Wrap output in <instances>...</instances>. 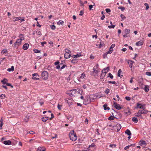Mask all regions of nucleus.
Returning a JSON list of instances; mask_svg holds the SVG:
<instances>
[{"label":"nucleus","mask_w":151,"mask_h":151,"mask_svg":"<svg viewBox=\"0 0 151 151\" xmlns=\"http://www.w3.org/2000/svg\"><path fill=\"white\" fill-rule=\"evenodd\" d=\"M8 81L7 79L4 78L3 80H1V82L3 84H6L7 82Z\"/></svg>","instance_id":"24"},{"label":"nucleus","mask_w":151,"mask_h":151,"mask_svg":"<svg viewBox=\"0 0 151 151\" xmlns=\"http://www.w3.org/2000/svg\"><path fill=\"white\" fill-rule=\"evenodd\" d=\"M110 77V78L111 79H113V76L112 75L111 73H109L108 74V77Z\"/></svg>","instance_id":"37"},{"label":"nucleus","mask_w":151,"mask_h":151,"mask_svg":"<svg viewBox=\"0 0 151 151\" xmlns=\"http://www.w3.org/2000/svg\"><path fill=\"white\" fill-rule=\"evenodd\" d=\"M81 56V54L80 53H79L78 54H77L76 55H73L72 56V57L73 58H78Z\"/></svg>","instance_id":"19"},{"label":"nucleus","mask_w":151,"mask_h":151,"mask_svg":"<svg viewBox=\"0 0 151 151\" xmlns=\"http://www.w3.org/2000/svg\"><path fill=\"white\" fill-rule=\"evenodd\" d=\"M134 63V62H133L132 61L130 60H128V63L129 66H132L133 63Z\"/></svg>","instance_id":"29"},{"label":"nucleus","mask_w":151,"mask_h":151,"mask_svg":"<svg viewBox=\"0 0 151 151\" xmlns=\"http://www.w3.org/2000/svg\"><path fill=\"white\" fill-rule=\"evenodd\" d=\"M143 41H140L137 42L136 43V45L137 46H141L142 45H143Z\"/></svg>","instance_id":"14"},{"label":"nucleus","mask_w":151,"mask_h":151,"mask_svg":"<svg viewBox=\"0 0 151 151\" xmlns=\"http://www.w3.org/2000/svg\"><path fill=\"white\" fill-rule=\"evenodd\" d=\"M148 76H151V72H147L145 73Z\"/></svg>","instance_id":"49"},{"label":"nucleus","mask_w":151,"mask_h":151,"mask_svg":"<svg viewBox=\"0 0 151 151\" xmlns=\"http://www.w3.org/2000/svg\"><path fill=\"white\" fill-rule=\"evenodd\" d=\"M106 70V69H104L102 71V73H101V75L103 76H105V74L103 72V71H105Z\"/></svg>","instance_id":"53"},{"label":"nucleus","mask_w":151,"mask_h":151,"mask_svg":"<svg viewBox=\"0 0 151 151\" xmlns=\"http://www.w3.org/2000/svg\"><path fill=\"white\" fill-rule=\"evenodd\" d=\"M36 25L37 26L39 27H41V25L38 22H37Z\"/></svg>","instance_id":"60"},{"label":"nucleus","mask_w":151,"mask_h":151,"mask_svg":"<svg viewBox=\"0 0 151 151\" xmlns=\"http://www.w3.org/2000/svg\"><path fill=\"white\" fill-rule=\"evenodd\" d=\"M59 63H60L58 61H57L54 64L55 65H58Z\"/></svg>","instance_id":"57"},{"label":"nucleus","mask_w":151,"mask_h":151,"mask_svg":"<svg viewBox=\"0 0 151 151\" xmlns=\"http://www.w3.org/2000/svg\"><path fill=\"white\" fill-rule=\"evenodd\" d=\"M91 102L90 97L88 96H86L84 100L83 103L85 105H87L90 104Z\"/></svg>","instance_id":"4"},{"label":"nucleus","mask_w":151,"mask_h":151,"mask_svg":"<svg viewBox=\"0 0 151 151\" xmlns=\"http://www.w3.org/2000/svg\"><path fill=\"white\" fill-rule=\"evenodd\" d=\"M112 115H113L112 116H110L109 117L108 119L109 120H113L114 119V118H115V117L113 116V113H112Z\"/></svg>","instance_id":"30"},{"label":"nucleus","mask_w":151,"mask_h":151,"mask_svg":"<svg viewBox=\"0 0 151 151\" xmlns=\"http://www.w3.org/2000/svg\"><path fill=\"white\" fill-rule=\"evenodd\" d=\"M149 89V87L148 86L145 85L144 88L145 91L146 92H147Z\"/></svg>","instance_id":"18"},{"label":"nucleus","mask_w":151,"mask_h":151,"mask_svg":"<svg viewBox=\"0 0 151 151\" xmlns=\"http://www.w3.org/2000/svg\"><path fill=\"white\" fill-rule=\"evenodd\" d=\"M0 97H1L2 99H4L5 97V95L4 94H2L0 95Z\"/></svg>","instance_id":"45"},{"label":"nucleus","mask_w":151,"mask_h":151,"mask_svg":"<svg viewBox=\"0 0 151 151\" xmlns=\"http://www.w3.org/2000/svg\"><path fill=\"white\" fill-rule=\"evenodd\" d=\"M144 5L146 7V8H145V9L146 10H147L149 9V5L148 4H147V3H145L144 4Z\"/></svg>","instance_id":"36"},{"label":"nucleus","mask_w":151,"mask_h":151,"mask_svg":"<svg viewBox=\"0 0 151 151\" xmlns=\"http://www.w3.org/2000/svg\"><path fill=\"white\" fill-rule=\"evenodd\" d=\"M21 17H15L13 19V21L14 22H15L17 21H18L21 20Z\"/></svg>","instance_id":"27"},{"label":"nucleus","mask_w":151,"mask_h":151,"mask_svg":"<svg viewBox=\"0 0 151 151\" xmlns=\"http://www.w3.org/2000/svg\"><path fill=\"white\" fill-rule=\"evenodd\" d=\"M3 125V122L2 121L0 120V129H1L2 128V127Z\"/></svg>","instance_id":"48"},{"label":"nucleus","mask_w":151,"mask_h":151,"mask_svg":"<svg viewBox=\"0 0 151 151\" xmlns=\"http://www.w3.org/2000/svg\"><path fill=\"white\" fill-rule=\"evenodd\" d=\"M39 103L40 104V105L42 106L44 104V102L43 101H40Z\"/></svg>","instance_id":"64"},{"label":"nucleus","mask_w":151,"mask_h":151,"mask_svg":"<svg viewBox=\"0 0 151 151\" xmlns=\"http://www.w3.org/2000/svg\"><path fill=\"white\" fill-rule=\"evenodd\" d=\"M69 136L70 139L73 141H76L77 138V137L73 130L71 131L70 132Z\"/></svg>","instance_id":"2"},{"label":"nucleus","mask_w":151,"mask_h":151,"mask_svg":"<svg viewBox=\"0 0 151 151\" xmlns=\"http://www.w3.org/2000/svg\"><path fill=\"white\" fill-rule=\"evenodd\" d=\"M117 127V131H119L121 128V126L120 124H117L116 126Z\"/></svg>","instance_id":"26"},{"label":"nucleus","mask_w":151,"mask_h":151,"mask_svg":"<svg viewBox=\"0 0 151 151\" xmlns=\"http://www.w3.org/2000/svg\"><path fill=\"white\" fill-rule=\"evenodd\" d=\"M62 105L59 104L58 105V108L59 110H61Z\"/></svg>","instance_id":"44"},{"label":"nucleus","mask_w":151,"mask_h":151,"mask_svg":"<svg viewBox=\"0 0 151 151\" xmlns=\"http://www.w3.org/2000/svg\"><path fill=\"white\" fill-rule=\"evenodd\" d=\"M48 73L46 71H44L42 73V78L43 80H46L48 79Z\"/></svg>","instance_id":"3"},{"label":"nucleus","mask_w":151,"mask_h":151,"mask_svg":"<svg viewBox=\"0 0 151 151\" xmlns=\"http://www.w3.org/2000/svg\"><path fill=\"white\" fill-rule=\"evenodd\" d=\"M148 111L147 110L145 109H142V110L141 113L142 114H147Z\"/></svg>","instance_id":"16"},{"label":"nucleus","mask_w":151,"mask_h":151,"mask_svg":"<svg viewBox=\"0 0 151 151\" xmlns=\"http://www.w3.org/2000/svg\"><path fill=\"white\" fill-rule=\"evenodd\" d=\"M130 32V30L129 29H126L124 31V33L128 35L129 34Z\"/></svg>","instance_id":"28"},{"label":"nucleus","mask_w":151,"mask_h":151,"mask_svg":"<svg viewBox=\"0 0 151 151\" xmlns=\"http://www.w3.org/2000/svg\"><path fill=\"white\" fill-rule=\"evenodd\" d=\"M130 147V146L129 145H128L127 146L125 147L124 148V150H126L127 149H128Z\"/></svg>","instance_id":"62"},{"label":"nucleus","mask_w":151,"mask_h":151,"mask_svg":"<svg viewBox=\"0 0 151 151\" xmlns=\"http://www.w3.org/2000/svg\"><path fill=\"white\" fill-rule=\"evenodd\" d=\"M51 117L50 118V119L51 120L54 117V115L52 113L51 114Z\"/></svg>","instance_id":"63"},{"label":"nucleus","mask_w":151,"mask_h":151,"mask_svg":"<svg viewBox=\"0 0 151 151\" xmlns=\"http://www.w3.org/2000/svg\"><path fill=\"white\" fill-rule=\"evenodd\" d=\"M108 83H112L113 84H115L116 83L115 81H109Z\"/></svg>","instance_id":"61"},{"label":"nucleus","mask_w":151,"mask_h":151,"mask_svg":"<svg viewBox=\"0 0 151 151\" xmlns=\"http://www.w3.org/2000/svg\"><path fill=\"white\" fill-rule=\"evenodd\" d=\"M115 25H109V26H108V27L110 28V29H111V28H114L115 27Z\"/></svg>","instance_id":"46"},{"label":"nucleus","mask_w":151,"mask_h":151,"mask_svg":"<svg viewBox=\"0 0 151 151\" xmlns=\"http://www.w3.org/2000/svg\"><path fill=\"white\" fill-rule=\"evenodd\" d=\"M19 37H20V39H19V40H20L19 41L21 42L22 40H24V38L23 37V34H21Z\"/></svg>","instance_id":"22"},{"label":"nucleus","mask_w":151,"mask_h":151,"mask_svg":"<svg viewBox=\"0 0 151 151\" xmlns=\"http://www.w3.org/2000/svg\"><path fill=\"white\" fill-rule=\"evenodd\" d=\"M135 108L136 109L138 108L142 109H145L146 108L145 105V104H142L138 103L137 104V106L135 107Z\"/></svg>","instance_id":"5"},{"label":"nucleus","mask_w":151,"mask_h":151,"mask_svg":"<svg viewBox=\"0 0 151 151\" xmlns=\"http://www.w3.org/2000/svg\"><path fill=\"white\" fill-rule=\"evenodd\" d=\"M77 91H76V89H73L71 90V94L72 95H73V93H74V94H75L76 93H77Z\"/></svg>","instance_id":"35"},{"label":"nucleus","mask_w":151,"mask_h":151,"mask_svg":"<svg viewBox=\"0 0 151 151\" xmlns=\"http://www.w3.org/2000/svg\"><path fill=\"white\" fill-rule=\"evenodd\" d=\"M109 92V90L107 88H106V89L105 91V93L106 94H108Z\"/></svg>","instance_id":"43"},{"label":"nucleus","mask_w":151,"mask_h":151,"mask_svg":"<svg viewBox=\"0 0 151 151\" xmlns=\"http://www.w3.org/2000/svg\"><path fill=\"white\" fill-rule=\"evenodd\" d=\"M45 148L44 147H39L37 150V151H45Z\"/></svg>","instance_id":"17"},{"label":"nucleus","mask_w":151,"mask_h":151,"mask_svg":"<svg viewBox=\"0 0 151 151\" xmlns=\"http://www.w3.org/2000/svg\"><path fill=\"white\" fill-rule=\"evenodd\" d=\"M107 105L106 104H105L103 105V107L104 108V109L105 110H109L110 109V108L109 107H107Z\"/></svg>","instance_id":"21"},{"label":"nucleus","mask_w":151,"mask_h":151,"mask_svg":"<svg viewBox=\"0 0 151 151\" xmlns=\"http://www.w3.org/2000/svg\"><path fill=\"white\" fill-rule=\"evenodd\" d=\"M113 102L114 106L116 109L118 110H120L122 109V107L120 106L119 104H117L115 101H114Z\"/></svg>","instance_id":"6"},{"label":"nucleus","mask_w":151,"mask_h":151,"mask_svg":"<svg viewBox=\"0 0 151 151\" xmlns=\"http://www.w3.org/2000/svg\"><path fill=\"white\" fill-rule=\"evenodd\" d=\"M84 122L86 124H87L88 123V120L87 118L85 119Z\"/></svg>","instance_id":"58"},{"label":"nucleus","mask_w":151,"mask_h":151,"mask_svg":"<svg viewBox=\"0 0 151 151\" xmlns=\"http://www.w3.org/2000/svg\"><path fill=\"white\" fill-rule=\"evenodd\" d=\"M65 67H56V69L61 70L63 69Z\"/></svg>","instance_id":"40"},{"label":"nucleus","mask_w":151,"mask_h":151,"mask_svg":"<svg viewBox=\"0 0 151 151\" xmlns=\"http://www.w3.org/2000/svg\"><path fill=\"white\" fill-rule=\"evenodd\" d=\"M132 120L135 123H137L138 122V119L136 117H133L132 118Z\"/></svg>","instance_id":"31"},{"label":"nucleus","mask_w":151,"mask_h":151,"mask_svg":"<svg viewBox=\"0 0 151 151\" xmlns=\"http://www.w3.org/2000/svg\"><path fill=\"white\" fill-rule=\"evenodd\" d=\"M122 72V70L121 69H119L118 71V76L119 77H122L123 76L122 75H121V74Z\"/></svg>","instance_id":"23"},{"label":"nucleus","mask_w":151,"mask_h":151,"mask_svg":"<svg viewBox=\"0 0 151 151\" xmlns=\"http://www.w3.org/2000/svg\"><path fill=\"white\" fill-rule=\"evenodd\" d=\"M29 45L27 43L24 44L23 46V49L24 50H27L28 48Z\"/></svg>","instance_id":"11"},{"label":"nucleus","mask_w":151,"mask_h":151,"mask_svg":"<svg viewBox=\"0 0 151 151\" xmlns=\"http://www.w3.org/2000/svg\"><path fill=\"white\" fill-rule=\"evenodd\" d=\"M3 143L5 145H9L11 144V142L10 140H6L4 141Z\"/></svg>","instance_id":"12"},{"label":"nucleus","mask_w":151,"mask_h":151,"mask_svg":"<svg viewBox=\"0 0 151 151\" xmlns=\"http://www.w3.org/2000/svg\"><path fill=\"white\" fill-rule=\"evenodd\" d=\"M34 52L35 53H39L40 52V51L37 49H34L33 50Z\"/></svg>","instance_id":"39"},{"label":"nucleus","mask_w":151,"mask_h":151,"mask_svg":"<svg viewBox=\"0 0 151 151\" xmlns=\"http://www.w3.org/2000/svg\"><path fill=\"white\" fill-rule=\"evenodd\" d=\"M86 77V75L84 73H82L81 74V76H80L78 78V80L79 81H81V79H83Z\"/></svg>","instance_id":"9"},{"label":"nucleus","mask_w":151,"mask_h":151,"mask_svg":"<svg viewBox=\"0 0 151 151\" xmlns=\"http://www.w3.org/2000/svg\"><path fill=\"white\" fill-rule=\"evenodd\" d=\"M50 28L52 30H55V29L56 27L54 25H50Z\"/></svg>","instance_id":"41"},{"label":"nucleus","mask_w":151,"mask_h":151,"mask_svg":"<svg viewBox=\"0 0 151 151\" xmlns=\"http://www.w3.org/2000/svg\"><path fill=\"white\" fill-rule=\"evenodd\" d=\"M125 133L126 134H127L129 136L131 135H132V134L131 132L128 129H127L126 130L125 132Z\"/></svg>","instance_id":"20"},{"label":"nucleus","mask_w":151,"mask_h":151,"mask_svg":"<svg viewBox=\"0 0 151 151\" xmlns=\"http://www.w3.org/2000/svg\"><path fill=\"white\" fill-rule=\"evenodd\" d=\"M18 39L15 43L14 44V46L15 47H18L21 44L22 42Z\"/></svg>","instance_id":"8"},{"label":"nucleus","mask_w":151,"mask_h":151,"mask_svg":"<svg viewBox=\"0 0 151 151\" xmlns=\"http://www.w3.org/2000/svg\"><path fill=\"white\" fill-rule=\"evenodd\" d=\"M48 118H49L48 117H43L42 118V121L44 122H46L48 119Z\"/></svg>","instance_id":"25"},{"label":"nucleus","mask_w":151,"mask_h":151,"mask_svg":"<svg viewBox=\"0 0 151 151\" xmlns=\"http://www.w3.org/2000/svg\"><path fill=\"white\" fill-rule=\"evenodd\" d=\"M84 13L83 11V10H81L80 11V13L79 14V15L80 16H82L83 15V14Z\"/></svg>","instance_id":"59"},{"label":"nucleus","mask_w":151,"mask_h":151,"mask_svg":"<svg viewBox=\"0 0 151 151\" xmlns=\"http://www.w3.org/2000/svg\"><path fill=\"white\" fill-rule=\"evenodd\" d=\"M139 144L141 146H142L143 145H146V142L144 140H141L139 142Z\"/></svg>","instance_id":"15"},{"label":"nucleus","mask_w":151,"mask_h":151,"mask_svg":"<svg viewBox=\"0 0 151 151\" xmlns=\"http://www.w3.org/2000/svg\"><path fill=\"white\" fill-rule=\"evenodd\" d=\"M106 69L105 71H103V72L105 74H106L107 73V72H108V70H109V67H108L106 68V69Z\"/></svg>","instance_id":"42"},{"label":"nucleus","mask_w":151,"mask_h":151,"mask_svg":"<svg viewBox=\"0 0 151 151\" xmlns=\"http://www.w3.org/2000/svg\"><path fill=\"white\" fill-rule=\"evenodd\" d=\"M93 70L91 73V75L96 76H98V73L100 72V69L98 67H94Z\"/></svg>","instance_id":"1"},{"label":"nucleus","mask_w":151,"mask_h":151,"mask_svg":"<svg viewBox=\"0 0 151 151\" xmlns=\"http://www.w3.org/2000/svg\"><path fill=\"white\" fill-rule=\"evenodd\" d=\"M63 23H64V22L63 21H61V20H59L57 22V24H58L60 25L62 24Z\"/></svg>","instance_id":"38"},{"label":"nucleus","mask_w":151,"mask_h":151,"mask_svg":"<svg viewBox=\"0 0 151 151\" xmlns=\"http://www.w3.org/2000/svg\"><path fill=\"white\" fill-rule=\"evenodd\" d=\"M125 99L127 101H130L131 99V98L129 96H126Z\"/></svg>","instance_id":"50"},{"label":"nucleus","mask_w":151,"mask_h":151,"mask_svg":"<svg viewBox=\"0 0 151 151\" xmlns=\"http://www.w3.org/2000/svg\"><path fill=\"white\" fill-rule=\"evenodd\" d=\"M14 70V67H11V68H9L7 69V70L8 71L10 72V71H13Z\"/></svg>","instance_id":"32"},{"label":"nucleus","mask_w":151,"mask_h":151,"mask_svg":"<svg viewBox=\"0 0 151 151\" xmlns=\"http://www.w3.org/2000/svg\"><path fill=\"white\" fill-rule=\"evenodd\" d=\"M119 8L122 11H123L125 9V8L124 7L122 6L119 7Z\"/></svg>","instance_id":"56"},{"label":"nucleus","mask_w":151,"mask_h":151,"mask_svg":"<svg viewBox=\"0 0 151 151\" xmlns=\"http://www.w3.org/2000/svg\"><path fill=\"white\" fill-rule=\"evenodd\" d=\"M36 33L38 35H41V33L40 31H37L36 32Z\"/></svg>","instance_id":"51"},{"label":"nucleus","mask_w":151,"mask_h":151,"mask_svg":"<svg viewBox=\"0 0 151 151\" xmlns=\"http://www.w3.org/2000/svg\"><path fill=\"white\" fill-rule=\"evenodd\" d=\"M121 18L123 19H126V17H125L124 16L123 14H121Z\"/></svg>","instance_id":"54"},{"label":"nucleus","mask_w":151,"mask_h":151,"mask_svg":"<svg viewBox=\"0 0 151 151\" xmlns=\"http://www.w3.org/2000/svg\"><path fill=\"white\" fill-rule=\"evenodd\" d=\"M64 56L65 58L68 59L71 56V54L65 53Z\"/></svg>","instance_id":"13"},{"label":"nucleus","mask_w":151,"mask_h":151,"mask_svg":"<svg viewBox=\"0 0 151 151\" xmlns=\"http://www.w3.org/2000/svg\"><path fill=\"white\" fill-rule=\"evenodd\" d=\"M106 11L107 13L110 12L111 11V10L110 9L108 8L106 9Z\"/></svg>","instance_id":"55"},{"label":"nucleus","mask_w":151,"mask_h":151,"mask_svg":"<svg viewBox=\"0 0 151 151\" xmlns=\"http://www.w3.org/2000/svg\"><path fill=\"white\" fill-rule=\"evenodd\" d=\"M116 146V145L115 144H110L109 145V147L112 148L115 147Z\"/></svg>","instance_id":"47"},{"label":"nucleus","mask_w":151,"mask_h":151,"mask_svg":"<svg viewBox=\"0 0 151 151\" xmlns=\"http://www.w3.org/2000/svg\"><path fill=\"white\" fill-rule=\"evenodd\" d=\"M65 53H70V54L71 53V51L68 49H66L65 50Z\"/></svg>","instance_id":"34"},{"label":"nucleus","mask_w":151,"mask_h":151,"mask_svg":"<svg viewBox=\"0 0 151 151\" xmlns=\"http://www.w3.org/2000/svg\"><path fill=\"white\" fill-rule=\"evenodd\" d=\"M7 52V51L6 50H3L1 52V54L2 55L4 54V53H6Z\"/></svg>","instance_id":"33"},{"label":"nucleus","mask_w":151,"mask_h":151,"mask_svg":"<svg viewBox=\"0 0 151 151\" xmlns=\"http://www.w3.org/2000/svg\"><path fill=\"white\" fill-rule=\"evenodd\" d=\"M6 86H11V88H12L13 87V86H12L10 83H6Z\"/></svg>","instance_id":"52"},{"label":"nucleus","mask_w":151,"mask_h":151,"mask_svg":"<svg viewBox=\"0 0 151 151\" xmlns=\"http://www.w3.org/2000/svg\"><path fill=\"white\" fill-rule=\"evenodd\" d=\"M141 112H142V110H139V111H138V112L137 113V115H135V116H136L137 117H138L142 118V114L141 113Z\"/></svg>","instance_id":"10"},{"label":"nucleus","mask_w":151,"mask_h":151,"mask_svg":"<svg viewBox=\"0 0 151 151\" xmlns=\"http://www.w3.org/2000/svg\"><path fill=\"white\" fill-rule=\"evenodd\" d=\"M32 76L33 77L32 78L34 80H39L40 78L39 77V76L38 75V73H35L32 74Z\"/></svg>","instance_id":"7"}]
</instances>
